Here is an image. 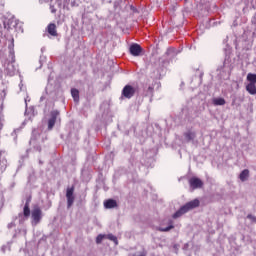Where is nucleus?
<instances>
[{"label": "nucleus", "instance_id": "1", "mask_svg": "<svg viewBox=\"0 0 256 256\" xmlns=\"http://www.w3.org/2000/svg\"><path fill=\"white\" fill-rule=\"evenodd\" d=\"M200 202L198 199H194L188 203H186L184 206H182L178 211H176L173 214V219H179L182 215H185V213H189L192 209H197L199 207Z\"/></svg>", "mask_w": 256, "mask_h": 256}, {"label": "nucleus", "instance_id": "2", "mask_svg": "<svg viewBox=\"0 0 256 256\" xmlns=\"http://www.w3.org/2000/svg\"><path fill=\"white\" fill-rule=\"evenodd\" d=\"M136 92L137 89H135V87H133L132 85L128 84L122 89V97H124V99H132V97H135Z\"/></svg>", "mask_w": 256, "mask_h": 256}, {"label": "nucleus", "instance_id": "3", "mask_svg": "<svg viewBox=\"0 0 256 256\" xmlns=\"http://www.w3.org/2000/svg\"><path fill=\"white\" fill-rule=\"evenodd\" d=\"M74 193H75V186L67 188L66 199H67L68 209H71V207H73V203H75V196L73 195Z\"/></svg>", "mask_w": 256, "mask_h": 256}, {"label": "nucleus", "instance_id": "4", "mask_svg": "<svg viewBox=\"0 0 256 256\" xmlns=\"http://www.w3.org/2000/svg\"><path fill=\"white\" fill-rule=\"evenodd\" d=\"M189 185L193 190L201 189V187H203V181L197 177H192L189 180Z\"/></svg>", "mask_w": 256, "mask_h": 256}, {"label": "nucleus", "instance_id": "5", "mask_svg": "<svg viewBox=\"0 0 256 256\" xmlns=\"http://www.w3.org/2000/svg\"><path fill=\"white\" fill-rule=\"evenodd\" d=\"M129 51L133 57H139V55H141L143 52V48H141V45L139 44H132L129 48Z\"/></svg>", "mask_w": 256, "mask_h": 256}, {"label": "nucleus", "instance_id": "6", "mask_svg": "<svg viewBox=\"0 0 256 256\" xmlns=\"http://www.w3.org/2000/svg\"><path fill=\"white\" fill-rule=\"evenodd\" d=\"M42 215L43 212L41 211V208H39L38 206L32 210V219L36 224L41 221Z\"/></svg>", "mask_w": 256, "mask_h": 256}, {"label": "nucleus", "instance_id": "7", "mask_svg": "<svg viewBox=\"0 0 256 256\" xmlns=\"http://www.w3.org/2000/svg\"><path fill=\"white\" fill-rule=\"evenodd\" d=\"M47 32L49 33V35H51V37H57V25L55 23L48 24Z\"/></svg>", "mask_w": 256, "mask_h": 256}, {"label": "nucleus", "instance_id": "8", "mask_svg": "<svg viewBox=\"0 0 256 256\" xmlns=\"http://www.w3.org/2000/svg\"><path fill=\"white\" fill-rule=\"evenodd\" d=\"M105 209H115L117 207V201L114 199H108L104 202Z\"/></svg>", "mask_w": 256, "mask_h": 256}, {"label": "nucleus", "instance_id": "9", "mask_svg": "<svg viewBox=\"0 0 256 256\" xmlns=\"http://www.w3.org/2000/svg\"><path fill=\"white\" fill-rule=\"evenodd\" d=\"M184 137L187 141H194L195 137H197V133H195V131L188 130L184 133Z\"/></svg>", "mask_w": 256, "mask_h": 256}, {"label": "nucleus", "instance_id": "10", "mask_svg": "<svg viewBox=\"0 0 256 256\" xmlns=\"http://www.w3.org/2000/svg\"><path fill=\"white\" fill-rule=\"evenodd\" d=\"M29 203H31V199H28L24 205V209H23L24 217H29L31 215V209L29 208Z\"/></svg>", "mask_w": 256, "mask_h": 256}, {"label": "nucleus", "instance_id": "11", "mask_svg": "<svg viewBox=\"0 0 256 256\" xmlns=\"http://www.w3.org/2000/svg\"><path fill=\"white\" fill-rule=\"evenodd\" d=\"M239 179L242 182H245L249 179V169H244L240 175H239Z\"/></svg>", "mask_w": 256, "mask_h": 256}, {"label": "nucleus", "instance_id": "12", "mask_svg": "<svg viewBox=\"0 0 256 256\" xmlns=\"http://www.w3.org/2000/svg\"><path fill=\"white\" fill-rule=\"evenodd\" d=\"M246 91H248L250 95H256V85L253 83L247 84Z\"/></svg>", "mask_w": 256, "mask_h": 256}, {"label": "nucleus", "instance_id": "13", "mask_svg": "<svg viewBox=\"0 0 256 256\" xmlns=\"http://www.w3.org/2000/svg\"><path fill=\"white\" fill-rule=\"evenodd\" d=\"M171 229H175V226H173V221H170V225L168 227H159L158 231H160L161 233H167L169 232Z\"/></svg>", "mask_w": 256, "mask_h": 256}, {"label": "nucleus", "instance_id": "14", "mask_svg": "<svg viewBox=\"0 0 256 256\" xmlns=\"http://www.w3.org/2000/svg\"><path fill=\"white\" fill-rule=\"evenodd\" d=\"M71 95L76 103L79 102V90L73 88L71 90Z\"/></svg>", "mask_w": 256, "mask_h": 256}, {"label": "nucleus", "instance_id": "15", "mask_svg": "<svg viewBox=\"0 0 256 256\" xmlns=\"http://www.w3.org/2000/svg\"><path fill=\"white\" fill-rule=\"evenodd\" d=\"M247 81H249L250 83L256 84V74L248 73Z\"/></svg>", "mask_w": 256, "mask_h": 256}, {"label": "nucleus", "instance_id": "16", "mask_svg": "<svg viewBox=\"0 0 256 256\" xmlns=\"http://www.w3.org/2000/svg\"><path fill=\"white\" fill-rule=\"evenodd\" d=\"M225 98H215L213 100L214 105H225Z\"/></svg>", "mask_w": 256, "mask_h": 256}, {"label": "nucleus", "instance_id": "17", "mask_svg": "<svg viewBox=\"0 0 256 256\" xmlns=\"http://www.w3.org/2000/svg\"><path fill=\"white\" fill-rule=\"evenodd\" d=\"M57 117H59V111L53 110L50 112V119H53L54 121H57Z\"/></svg>", "mask_w": 256, "mask_h": 256}, {"label": "nucleus", "instance_id": "18", "mask_svg": "<svg viewBox=\"0 0 256 256\" xmlns=\"http://www.w3.org/2000/svg\"><path fill=\"white\" fill-rule=\"evenodd\" d=\"M154 91H155V85L152 84L147 88L146 95H150L151 97H153Z\"/></svg>", "mask_w": 256, "mask_h": 256}, {"label": "nucleus", "instance_id": "19", "mask_svg": "<svg viewBox=\"0 0 256 256\" xmlns=\"http://www.w3.org/2000/svg\"><path fill=\"white\" fill-rule=\"evenodd\" d=\"M55 123H57V121L50 118V119L48 120V129H49V130L53 129V127H55Z\"/></svg>", "mask_w": 256, "mask_h": 256}, {"label": "nucleus", "instance_id": "20", "mask_svg": "<svg viewBox=\"0 0 256 256\" xmlns=\"http://www.w3.org/2000/svg\"><path fill=\"white\" fill-rule=\"evenodd\" d=\"M108 239H109L110 241H113V242L115 243V245H118V244H119V241L117 240L116 236L113 235V234H109V235H108Z\"/></svg>", "mask_w": 256, "mask_h": 256}, {"label": "nucleus", "instance_id": "21", "mask_svg": "<svg viewBox=\"0 0 256 256\" xmlns=\"http://www.w3.org/2000/svg\"><path fill=\"white\" fill-rule=\"evenodd\" d=\"M103 239H105V235L103 234H99L97 237H96V243L97 245L101 244Z\"/></svg>", "mask_w": 256, "mask_h": 256}, {"label": "nucleus", "instance_id": "22", "mask_svg": "<svg viewBox=\"0 0 256 256\" xmlns=\"http://www.w3.org/2000/svg\"><path fill=\"white\" fill-rule=\"evenodd\" d=\"M50 11H51V13H53V14L57 13V9L55 8L54 5H50Z\"/></svg>", "mask_w": 256, "mask_h": 256}, {"label": "nucleus", "instance_id": "23", "mask_svg": "<svg viewBox=\"0 0 256 256\" xmlns=\"http://www.w3.org/2000/svg\"><path fill=\"white\" fill-rule=\"evenodd\" d=\"M247 218H248V219H255V217H253V215H251V214H249V215L247 216Z\"/></svg>", "mask_w": 256, "mask_h": 256}]
</instances>
